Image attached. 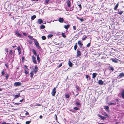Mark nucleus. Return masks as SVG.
Returning a JSON list of instances; mask_svg holds the SVG:
<instances>
[{"label": "nucleus", "mask_w": 124, "mask_h": 124, "mask_svg": "<svg viewBox=\"0 0 124 124\" xmlns=\"http://www.w3.org/2000/svg\"><path fill=\"white\" fill-rule=\"evenodd\" d=\"M34 43L38 49L41 48L40 46L39 45V43L36 39L35 40Z\"/></svg>", "instance_id": "nucleus-1"}, {"label": "nucleus", "mask_w": 124, "mask_h": 124, "mask_svg": "<svg viewBox=\"0 0 124 124\" xmlns=\"http://www.w3.org/2000/svg\"><path fill=\"white\" fill-rule=\"evenodd\" d=\"M56 88L55 87L54 88L53 90H52V92L51 93V94L53 96H55L56 93Z\"/></svg>", "instance_id": "nucleus-2"}, {"label": "nucleus", "mask_w": 124, "mask_h": 124, "mask_svg": "<svg viewBox=\"0 0 124 124\" xmlns=\"http://www.w3.org/2000/svg\"><path fill=\"white\" fill-rule=\"evenodd\" d=\"M79 49L78 48L77 52V56L79 57L81 55V52L79 51Z\"/></svg>", "instance_id": "nucleus-3"}, {"label": "nucleus", "mask_w": 124, "mask_h": 124, "mask_svg": "<svg viewBox=\"0 0 124 124\" xmlns=\"http://www.w3.org/2000/svg\"><path fill=\"white\" fill-rule=\"evenodd\" d=\"M21 85V83L19 82H16L14 83V86H17Z\"/></svg>", "instance_id": "nucleus-4"}, {"label": "nucleus", "mask_w": 124, "mask_h": 124, "mask_svg": "<svg viewBox=\"0 0 124 124\" xmlns=\"http://www.w3.org/2000/svg\"><path fill=\"white\" fill-rule=\"evenodd\" d=\"M78 44L79 46H80V47H81L83 45V44L82 43V42L81 43V42L80 40H79L78 42Z\"/></svg>", "instance_id": "nucleus-5"}, {"label": "nucleus", "mask_w": 124, "mask_h": 124, "mask_svg": "<svg viewBox=\"0 0 124 124\" xmlns=\"http://www.w3.org/2000/svg\"><path fill=\"white\" fill-rule=\"evenodd\" d=\"M66 3L67 5V6L68 7H70L71 6V3L69 0H67L66 1Z\"/></svg>", "instance_id": "nucleus-6"}, {"label": "nucleus", "mask_w": 124, "mask_h": 124, "mask_svg": "<svg viewBox=\"0 0 124 124\" xmlns=\"http://www.w3.org/2000/svg\"><path fill=\"white\" fill-rule=\"evenodd\" d=\"M110 60H112V62L115 63H117L118 62L117 60L118 59H113L112 58L110 59Z\"/></svg>", "instance_id": "nucleus-7"}, {"label": "nucleus", "mask_w": 124, "mask_h": 124, "mask_svg": "<svg viewBox=\"0 0 124 124\" xmlns=\"http://www.w3.org/2000/svg\"><path fill=\"white\" fill-rule=\"evenodd\" d=\"M119 77L120 78H121L123 77H124V73L123 72L120 73L117 77Z\"/></svg>", "instance_id": "nucleus-8"}, {"label": "nucleus", "mask_w": 124, "mask_h": 124, "mask_svg": "<svg viewBox=\"0 0 124 124\" xmlns=\"http://www.w3.org/2000/svg\"><path fill=\"white\" fill-rule=\"evenodd\" d=\"M103 82L101 80H99L98 82V84L99 85H103Z\"/></svg>", "instance_id": "nucleus-9"}, {"label": "nucleus", "mask_w": 124, "mask_h": 124, "mask_svg": "<svg viewBox=\"0 0 124 124\" xmlns=\"http://www.w3.org/2000/svg\"><path fill=\"white\" fill-rule=\"evenodd\" d=\"M121 95L122 97L124 99V89H123L121 93Z\"/></svg>", "instance_id": "nucleus-10"}, {"label": "nucleus", "mask_w": 124, "mask_h": 124, "mask_svg": "<svg viewBox=\"0 0 124 124\" xmlns=\"http://www.w3.org/2000/svg\"><path fill=\"white\" fill-rule=\"evenodd\" d=\"M98 116L100 117L103 120H104L106 118L105 117H103L100 114H98Z\"/></svg>", "instance_id": "nucleus-11"}, {"label": "nucleus", "mask_w": 124, "mask_h": 124, "mask_svg": "<svg viewBox=\"0 0 124 124\" xmlns=\"http://www.w3.org/2000/svg\"><path fill=\"white\" fill-rule=\"evenodd\" d=\"M97 75V73H93L92 74V78H93L96 77V76Z\"/></svg>", "instance_id": "nucleus-12"}, {"label": "nucleus", "mask_w": 124, "mask_h": 124, "mask_svg": "<svg viewBox=\"0 0 124 124\" xmlns=\"http://www.w3.org/2000/svg\"><path fill=\"white\" fill-rule=\"evenodd\" d=\"M38 22L39 24H41L43 23V21L41 19H39L38 20Z\"/></svg>", "instance_id": "nucleus-13"}, {"label": "nucleus", "mask_w": 124, "mask_h": 124, "mask_svg": "<svg viewBox=\"0 0 124 124\" xmlns=\"http://www.w3.org/2000/svg\"><path fill=\"white\" fill-rule=\"evenodd\" d=\"M16 34L18 36V37H21L22 36V35L20 34L17 31H16Z\"/></svg>", "instance_id": "nucleus-14"}, {"label": "nucleus", "mask_w": 124, "mask_h": 124, "mask_svg": "<svg viewBox=\"0 0 124 124\" xmlns=\"http://www.w3.org/2000/svg\"><path fill=\"white\" fill-rule=\"evenodd\" d=\"M68 64L69 66L70 67H72L73 65V64L71 62V61L70 60H69V61Z\"/></svg>", "instance_id": "nucleus-15"}, {"label": "nucleus", "mask_w": 124, "mask_h": 124, "mask_svg": "<svg viewBox=\"0 0 124 124\" xmlns=\"http://www.w3.org/2000/svg\"><path fill=\"white\" fill-rule=\"evenodd\" d=\"M64 27L66 29H68L70 27V25L68 24L67 25L64 26Z\"/></svg>", "instance_id": "nucleus-16"}, {"label": "nucleus", "mask_w": 124, "mask_h": 124, "mask_svg": "<svg viewBox=\"0 0 124 124\" xmlns=\"http://www.w3.org/2000/svg\"><path fill=\"white\" fill-rule=\"evenodd\" d=\"M28 37L30 39H31V40H34L35 41V40L36 39H34L32 37V36H31V35H29L28 36Z\"/></svg>", "instance_id": "nucleus-17"}, {"label": "nucleus", "mask_w": 124, "mask_h": 124, "mask_svg": "<svg viewBox=\"0 0 124 124\" xmlns=\"http://www.w3.org/2000/svg\"><path fill=\"white\" fill-rule=\"evenodd\" d=\"M118 3H119L118 2V3L116 4V5L115 6V7L114 8V9L115 10H116L117 9V8L118 6Z\"/></svg>", "instance_id": "nucleus-18"}, {"label": "nucleus", "mask_w": 124, "mask_h": 124, "mask_svg": "<svg viewBox=\"0 0 124 124\" xmlns=\"http://www.w3.org/2000/svg\"><path fill=\"white\" fill-rule=\"evenodd\" d=\"M38 71V68L37 66H35V68L34 72L36 73Z\"/></svg>", "instance_id": "nucleus-19"}, {"label": "nucleus", "mask_w": 124, "mask_h": 124, "mask_svg": "<svg viewBox=\"0 0 124 124\" xmlns=\"http://www.w3.org/2000/svg\"><path fill=\"white\" fill-rule=\"evenodd\" d=\"M37 60L38 61V62H39L40 61V58L39 57V54H38L37 56Z\"/></svg>", "instance_id": "nucleus-20"}, {"label": "nucleus", "mask_w": 124, "mask_h": 124, "mask_svg": "<svg viewBox=\"0 0 124 124\" xmlns=\"http://www.w3.org/2000/svg\"><path fill=\"white\" fill-rule=\"evenodd\" d=\"M109 107L107 106H106L104 107V108L106 109L107 111H109Z\"/></svg>", "instance_id": "nucleus-21"}, {"label": "nucleus", "mask_w": 124, "mask_h": 124, "mask_svg": "<svg viewBox=\"0 0 124 124\" xmlns=\"http://www.w3.org/2000/svg\"><path fill=\"white\" fill-rule=\"evenodd\" d=\"M20 96V93H19V94L17 95H15V99L19 97Z\"/></svg>", "instance_id": "nucleus-22"}, {"label": "nucleus", "mask_w": 124, "mask_h": 124, "mask_svg": "<svg viewBox=\"0 0 124 124\" xmlns=\"http://www.w3.org/2000/svg\"><path fill=\"white\" fill-rule=\"evenodd\" d=\"M77 47H78V46L77 45V43H76L75 44V45L74 47V50H76V49L77 48Z\"/></svg>", "instance_id": "nucleus-23"}, {"label": "nucleus", "mask_w": 124, "mask_h": 124, "mask_svg": "<svg viewBox=\"0 0 124 124\" xmlns=\"http://www.w3.org/2000/svg\"><path fill=\"white\" fill-rule=\"evenodd\" d=\"M32 51L33 54L35 55H36L37 54V53L34 49H33L32 50Z\"/></svg>", "instance_id": "nucleus-24"}, {"label": "nucleus", "mask_w": 124, "mask_h": 124, "mask_svg": "<svg viewBox=\"0 0 124 124\" xmlns=\"http://www.w3.org/2000/svg\"><path fill=\"white\" fill-rule=\"evenodd\" d=\"M36 17V16L35 15H33L31 16V19L32 20H33Z\"/></svg>", "instance_id": "nucleus-25"}, {"label": "nucleus", "mask_w": 124, "mask_h": 124, "mask_svg": "<svg viewBox=\"0 0 124 124\" xmlns=\"http://www.w3.org/2000/svg\"><path fill=\"white\" fill-rule=\"evenodd\" d=\"M33 71H31V72L30 73V74H31V78H32L33 77Z\"/></svg>", "instance_id": "nucleus-26"}, {"label": "nucleus", "mask_w": 124, "mask_h": 124, "mask_svg": "<svg viewBox=\"0 0 124 124\" xmlns=\"http://www.w3.org/2000/svg\"><path fill=\"white\" fill-rule=\"evenodd\" d=\"M108 104L109 105H116V103H112V102H110L108 103Z\"/></svg>", "instance_id": "nucleus-27"}, {"label": "nucleus", "mask_w": 124, "mask_h": 124, "mask_svg": "<svg viewBox=\"0 0 124 124\" xmlns=\"http://www.w3.org/2000/svg\"><path fill=\"white\" fill-rule=\"evenodd\" d=\"M85 77L87 79L89 78V80H90V77L89 75H86L85 76Z\"/></svg>", "instance_id": "nucleus-28"}, {"label": "nucleus", "mask_w": 124, "mask_h": 124, "mask_svg": "<svg viewBox=\"0 0 124 124\" xmlns=\"http://www.w3.org/2000/svg\"><path fill=\"white\" fill-rule=\"evenodd\" d=\"M78 6L79 7V11H80L81 10V9L82 8L81 5V4H79L78 5Z\"/></svg>", "instance_id": "nucleus-29"}, {"label": "nucleus", "mask_w": 124, "mask_h": 124, "mask_svg": "<svg viewBox=\"0 0 124 124\" xmlns=\"http://www.w3.org/2000/svg\"><path fill=\"white\" fill-rule=\"evenodd\" d=\"M41 38L42 39L44 40H45L46 39V37L45 36H42V37Z\"/></svg>", "instance_id": "nucleus-30"}, {"label": "nucleus", "mask_w": 124, "mask_h": 124, "mask_svg": "<svg viewBox=\"0 0 124 124\" xmlns=\"http://www.w3.org/2000/svg\"><path fill=\"white\" fill-rule=\"evenodd\" d=\"M65 96L66 98H69L70 97V95L69 94H67L65 95Z\"/></svg>", "instance_id": "nucleus-31"}, {"label": "nucleus", "mask_w": 124, "mask_h": 124, "mask_svg": "<svg viewBox=\"0 0 124 124\" xmlns=\"http://www.w3.org/2000/svg\"><path fill=\"white\" fill-rule=\"evenodd\" d=\"M124 12V11H120L119 12H118V14H120V15H121Z\"/></svg>", "instance_id": "nucleus-32"}, {"label": "nucleus", "mask_w": 124, "mask_h": 124, "mask_svg": "<svg viewBox=\"0 0 124 124\" xmlns=\"http://www.w3.org/2000/svg\"><path fill=\"white\" fill-rule=\"evenodd\" d=\"M87 38V36H85V37H83L82 38V40H84L86 39Z\"/></svg>", "instance_id": "nucleus-33"}, {"label": "nucleus", "mask_w": 124, "mask_h": 124, "mask_svg": "<svg viewBox=\"0 0 124 124\" xmlns=\"http://www.w3.org/2000/svg\"><path fill=\"white\" fill-rule=\"evenodd\" d=\"M74 109L76 110H78L79 109V108L77 107H75L73 108Z\"/></svg>", "instance_id": "nucleus-34"}, {"label": "nucleus", "mask_w": 124, "mask_h": 124, "mask_svg": "<svg viewBox=\"0 0 124 124\" xmlns=\"http://www.w3.org/2000/svg\"><path fill=\"white\" fill-rule=\"evenodd\" d=\"M33 62L35 64L37 63V62L36 60L35 59H33Z\"/></svg>", "instance_id": "nucleus-35"}, {"label": "nucleus", "mask_w": 124, "mask_h": 124, "mask_svg": "<svg viewBox=\"0 0 124 124\" xmlns=\"http://www.w3.org/2000/svg\"><path fill=\"white\" fill-rule=\"evenodd\" d=\"M40 27L41 29H43L45 28V26L44 25H42Z\"/></svg>", "instance_id": "nucleus-36"}, {"label": "nucleus", "mask_w": 124, "mask_h": 124, "mask_svg": "<svg viewBox=\"0 0 124 124\" xmlns=\"http://www.w3.org/2000/svg\"><path fill=\"white\" fill-rule=\"evenodd\" d=\"M91 45V43H89L87 45H86L87 47H89Z\"/></svg>", "instance_id": "nucleus-37"}, {"label": "nucleus", "mask_w": 124, "mask_h": 124, "mask_svg": "<svg viewBox=\"0 0 124 124\" xmlns=\"http://www.w3.org/2000/svg\"><path fill=\"white\" fill-rule=\"evenodd\" d=\"M8 74H6V78L7 79L8 78Z\"/></svg>", "instance_id": "nucleus-38"}, {"label": "nucleus", "mask_w": 124, "mask_h": 124, "mask_svg": "<svg viewBox=\"0 0 124 124\" xmlns=\"http://www.w3.org/2000/svg\"><path fill=\"white\" fill-rule=\"evenodd\" d=\"M31 121H28L26 122V124H29L31 122Z\"/></svg>", "instance_id": "nucleus-39"}, {"label": "nucleus", "mask_w": 124, "mask_h": 124, "mask_svg": "<svg viewBox=\"0 0 124 124\" xmlns=\"http://www.w3.org/2000/svg\"><path fill=\"white\" fill-rule=\"evenodd\" d=\"M110 69L112 71L114 70V68L111 66H110Z\"/></svg>", "instance_id": "nucleus-40"}, {"label": "nucleus", "mask_w": 124, "mask_h": 124, "mask_svg": "<svg viewBox=\"0 0 124 124\" xmlns=\"http://www.w3.org/2000/svg\"><path fill=\"white\" fill-rule=\"evenodd\" d=\"M66 37V36L65 35V33L62 32V37L64 38H65Z\"/></svg>", "instance_id": "nucleus-41"}, {"label": "nucleus", "mask_w": 124, "mask_h": 124, "mask_svg": "<svg viewBox=\"0 0 124 124\" xmlns=\"http://www.w3.org/2000/svg\"><path fill=\"white\" fill-rule=\"evenodd\" d=\"M59 21L61 23H62V18H59Z\"/></svg>", "instance_id": "nucleus-42"}, {"label": "nucleus", "mask_w": 124, "mask_h": 124, "mask_svg": "<svg viewBox=\"0 0 124 124\" xmlns=\"http://www.w3.org/2000/svg\"><path fill=\"white\" fill-rule=\"evenodd\" d=\"M41 105L40 104H39L38 103H36L35 104V106H40Z\"/></svg>", "instance_id": "nucleus-43"}, {"label": "nucleus", "mask_w": 124, "mask_h": 124, "mask_svg": "<svg viewBox=\"0 0 124 124\" xmlns=\"http://www.w3.org/2000/svg\"><path fill=\"white\" fill-rule=\"evenodd\" d=\"M53 36V35L52 34H49L48 36V38H51Z\"/></svg>", "instance_id": "nucleus-44"}, {"label": "nucleus", "mask_w": 124, "mask_h": 124, "mask_svg": "<svg viewBox=\"0 0 124 124\" xmlns=\"http://www.w3.org/2000/svg\"><path fill=\"white\" fill-rule=\"evenodd\" d=\"M76 104L77 105H81V104L79 102H77L76 103Z\"/></svg>", "instance_id": "nucleus-45"}, {"label": "nucleus", "mask_w": 124, "mask_h": 124, "mask_svg": "<svg viewBox=\"0 0 124 124\" xmlns=\"http://www.w3.org/2000/svg\"><path fill=\"white\" fill-rule=\"evenodd\" d=\"M76 89L77 90H79V88L78 86L77 85L76 86Z\"/></svg>", "instance_id": "nucleus-46"}, {"label": "nucleus", "mask_w": 124, "mask_h": 124, "mask_svg": "<svg viewBox=\"0 0 124 124\" xmlns=\"http://www.w3.org/2000/svg\"><path fill=\"white\" fill-rule=\"evenodd\" d=\"M74 6H73L70 9V11L72 10L73 9Z\"/></svg>", "instance_id": "nucleus-47"}, {"label": "nucleus", "mask_w": 124, "mask_h": 124, "mask_svg": "<svg viewBox=\"0 0 124 124\" xmlns=\"http://www.w3.org/2000/svg\"><path fill=\"white\" fill-rule=\"evenodd\" d=\"M1 73L3 75H4L5 74V73L4 70H3L1 72Z\"/></svg>", "instance_id": "nucleus-48"}, {"label": "nucleus", "mask_w": 124, "mask_h": 124, "mask_svg": "<svg viewBox=\"0 0 124 124\" xmlns=\"http://www.w3.org/2000/svg\"><path fill=\"white\" fill-rule=\"evenodd\" d=\"M79 20H80L81 22H82L84 20L81 18L79 19Z\"/></svg>", "instance_id": "nucleus-49"}, {"label": "nucleus", "mask_w": 124, "mask_h": 124, "mask_svg": "<svg viewBox=\"0 0 124 124\" xmlns=\"http://www.w3.org/2000/svg\"><path fill=\"white\" fill-rule=\"evenodd\" d=\"M24 73L26 74H28V72L26 70H25Z\"/></svg>", "instance_id": "nucleus-50"}, {"label": "nucleus", "mask_w": 124, "mask_h": 124, "mask_svg": "<svg viewBox=\"0 0 124 124\" xmlns=\"http://www.w3.org/2000/svg\"><path fill=\"white\" fill-rule=\"evenodd\" d=\"M73 29L74 30H75L76 29V27L75 26H73Z\"/></svg>", "instance_id": "nucleus-51"}, {"label": "nucleus", "mask_w": 124, "mask_h": 124, "mask_svg": "<svg viewBox=\"0 0 124 124\" xmlns=\"http://www.w3.org/2000/svg\"><path fill=\"white\" fill-rule=\"evenodd\" d=\"M9 54L11 55L12 54V51L11 50L9 52Z\"/></svg>", "instance_id": "nucleus-52"}, {"label": "nucleus", "mask_w": 124, "mask_h": 124, "mask_svg": "<svg viewBox=\"0 0 124 124\" xmlns=\"http://www.w3.org/2000/svg\"><path fill=\"white\" fill-rule=\"evenodd\" d=\"M23 34L25 36H26L27 35V34L25 33H23Z\"/></svg>", "instance_id": "nucleus-53"}, {"label": "nucleus", "mask_w": 124, "mask_h": 124, "mask_svg": "<svg viewBox=\"0 0 124 124\" xmlns=\"http://www.w3.org/2000/svg\"><path fill=\"white\" fill-rule=\"evenodd\" d=\"M62 65V63H61L58 66V68L61 67Z\"/></svg>", "instance_id": "nucleus-54"}, {"label": "nucleus", "mask_w": 124, "mask_h": 124, "mask_svg": "<svg viewBox=\"0 0 124 124\" xmlns=\"http://www.w3.org/2000/svg\"><path fill=\"white\" fill-rule=\"evenodd\" d=\"M24 68L25 69H27V67L26 65H24Z\"/></svg>", "instance_id": "nucleus-55"}, {"label": "nucleus", "mask_w": 124, "mask_h": 124, "mask_svg": "<svg viewBox=\"0 0 124 124\" xmlns=\"http://www.w3.org/2000/svg\"><path fill=\"white\" fill-rule=\"evenodd\" d=\"M2 124H9L8 123H6V122H3L2 123Z\"/></svg>", "instance_id": "nucleus-56"}, {"label": "nucleus", "mask_w": 124, "mask_h": 124, "mask_svg": "<svg viewBox=\"0 0 124 124\" xmlns=\"http://www.w3.org/2000/svg\"><path fill=\"white\" fill-rule=\"evenodd\" d=\"M17 49L18 51H19L21 49L20 47H18Z\"/></svg>", "instance_id": "nucleus-57"}, {"label": "nucleus", "mask_w": 124, "mask_h": 124, "mask_svg": "<svg viewBox=\"0 0 124 124\" xmlns=\"http://www.w3.org/2000/svg\"><path fill=\"white\" fill-rule=\"evenodd\" d=\"M28 114H29V113H28V112L26 111V113H25V115H28Z\"/></svg>", "instance_id": "nucleus-58"}, {"label": "nucleus", "mask_w": 124, "mask_h": 124, "mask_svg": "<svg viewBox=\"0 0 124 124\" xmlns=\"http://www.w3.org/2000/svg\"><path fill=\"white\" fill-rule=\"evenodd\" d=\"M23 98L22 100H20V102H22L23 101Z\"/></svg>", "instance_id": "nucleus-59"}, {"label": "nucleus", "mask_w": 124, "mask_h": 124, "mask_svg": "<svg viewBox=\"0 0 124 124\" xmlns=\"http://www.w3.org/2000/svg\"><path fill=\"white\" fill-rule=\"evenodd\" d=\"M49 1V0H46L45 1L46 3H48Z\"/></svg>", "instance_id": "nucleus-60"}, {"label": "nucleus", "mask_w": 124, "mask_h": 124, "mask_svg": "<svg viewBox=\"0 0 124 124\" xmlns=\"http://www.w3.org/2000/svg\"><path fill=\"white\" fill-rule=\"evenodd\" d=\"M55 119L56 120H57V117L56 115H55Z\"/></svg>", "instance_id": "nucleus-61"}, {"label": "nucleus", "mask_w": 124, "mask_h": 124, "mask_svg": "<svg viewBox=\"0 0 124 124\" xmlns=\"http://www.w3.org/2000/svg\"><path fill=\"white\" fill-rule=\"evenodd\" d=\"M42 116H41V115H40V116H39V118H42Z\"/></svg>", "instance_id": "nucleus-62"}, {"label": "nucleus", "mask_w": 124, "mask_h": 124, "mask_svg": "<svg viewBox=\"0 0 124 124\" xmlns=\"http://www.w3.org/2000/svg\"><path fill=\"white\" fill-rule=\"evenodd\" d=\"M105 116H107V117L108 116L107 114H105Z\"/></svg>", "instance_id": "nucleus-63"}, {"label": "nucleus", "mask_w": 124, "mask_h": 124, "mask_svg": "<svg viewBox=\"0 0 124 124\" xmlns=\"http://www.w3.org/2000/svg\"><path fill=\"white\" fill-rule=\"evenodd\" d=\"M119 123V122H116V123L115 124H118Z\"/></svg>", "instance_id": "nucleus-64"}]
</instances>
